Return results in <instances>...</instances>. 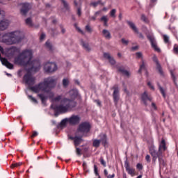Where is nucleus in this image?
I'll return each instance as SVG.
<instances>
[{"label":"nucleus","instance_id":"1","mask_svg":"<svg viewBox=\"0 0 178 178\" xmlns=\"http://www.w3.org/2000/svg\"><path fill=\"white\" fill-rule=\"evenodd\" d=\"M15 63L26 67L28 73L24 75V81L29 86V90L39 93L38 97L41 99L42 104H45V81L31 87L33 84L35 83V78L30 73L38 72L41 69V63L37 60H33V50L30 49L23 50L19 56L15 58Z\"/></svg>","mask_w":178,"mask_h":178},{"label":"nucleus","instance_id":"2","mask_svg":"<svg viewBox=\"0 0 178 178\" xmlns=\"http://www.w3.org/2000/svg\"><path fill=\"white\" fill-rule=\"evenodd\" d=\"M23 38H24V35L21 31L0 34V42H3L7 45L19 44V42H22Z\"/></svg>","mask_w":178,"mask_h":178},{"label":"nucleus","instance_id":"3","mask_svg":"<svg viewBox=\"0 0 178 178\" xmlns=\"http://www.w3.org/2000/svg\"><path fill=\"white\" fill-rule=\"evenodd\" d=\"M54 102H59L60 104L56 106V111L60 113H66L70 109H73L76 105V102L67 98H62V95L56 96L53 99Z\"/></svg>","mask_w":178,"mask_h":178},{"label":"nucleus","instance_id":"4","mask_svg":"<svg viewBox=\"0 0 178 178\" xmlns=\"http://www.w3.org/2000/svg\"><path fill=\"white\" fill-rule=\"evenodd\" d=\"M166 151V143L162 139L159 147V151L156 152L155 147L151 146L149 148V154L152 156L153 162H156V159H159V163L163 164V152Z\"/></svg>","mask_w":178,"mask_h":178},{"label":"nucleus","instance_id":"5","mask_svg":"<svg viewBox=\"0 0 178 178\" xmlns=\"http://www.w3.org/2000/svg\"><path fill=\"white\" fill-rule=\"evenodd\" d=\"M58 79L54 77L48 78L45 81L46 98H54V92H51L52 88H55Z\"/></svg>","mask_w":178,"mask_h":178},{"label":"nucleus","instance_id":"6","mask_svg":"<svg viewBox=\"0 0 178 178\" xmlns=\"http://www.w3.org/2000/svg\"><path fill=\"white\" fill-rule=\"evenodd\" d=\"M90 126L88 122H82L79 125L77 131L76 133V136H79V133H81L82 136H84V134L88 133L90 131Z\"/></svg>","mask_w":178,"mask_h":178},{"label":"nucleus","instance_id":"7","mask_svg":"<svg viewBox=\"0 0 178 178\" xmlns=\"http://www.w3.org/2000/svg\"><path fill=\"white\" fill-rule=\"evenodd\" d=\"M147 40H149L152 45V48H153V49H154L156 52H161V49L158 47L156 40L155 39V37L154 36V35H147Z\"/></svg>","mask_w":178,"mask_h":178},{"label":"nucleus","instance_id":"8","mask_svg":"<svg viewBox=\"0 0 178 178\" xmlns=\"http://www.w3.org/2000/svg\"><path fill=\"white\" fill-rule=\"evenodd\" d=\"M45 69L47 73H54V72H56L58 70V66L55 63H46Z\"/></svg>","mask_w":178,"mask_h":178},{"label":"nucleus","instance_id":"9","mask_svg":"<svg viewBox=\"0 0 178 178\" xmlns=\"http://www.w3.org/2000/svg\"><path fill=\"white\" fill-rule=\"evenodd\" d=\"M68 123L71 126H76L80 123V117L79 115H72L68 118Z\"/></svg>","mask_w":178,"mask_h":178},{"label":"nucleus","instance_id":"10","mask_svg":"<svg viewBox=\"0 0 178 178\" xmlns=\"http://www.w3.org/2000/svg\"><path fill=\"white\" fill-rule=\"evenodd\" d=\"M124 166H125V169L127 172V173H129V175H131V176H134L136 175V170L131 167H130V164H129L127 162H125V164H124Z\"/></svg>","mask_w":178,"mask_h":178},{"label":"nucleus","instance_id":"11","mask_svg":"<svg viewBox=\"0 0 178 178\" xmlns=\"http://www.w3.org/2000/svg\"><path fill=\"white\" fill-rule=\"evenodd\" d=\"M152 60L155 62L156 65V69L159 72L160 74H163V71H162V67H161V64H159V62L158 61V58L156 57V55H153Z\"/></svg>","mask_w":178,"mask_h":178},{"label":"nucleus","instance_id":"12","mask_svg":"<svg viewBox=\"0 0 178 178\" xmlns=\"http://www.w3.org/2000/svg\"><path fill=\"white\" fill-rule=\"evenodd\" d=\"M113 89H114V91H113V97L114 102L116 105L118 102H119V99H120L119 88H118V87H114Z\"/></svg>","mask_w":178,"mask_h":178},{"label":"nucleus","instance_id":"13","mask_svg":"<svg viewBox=\"0 0 178 178\" xmlns=\"http://www.w3.org/2000/svg\"><path fill=\"white\" fill-rule=\"evenodd\" d=\"M0 60L4 66L8 67V69H13V64L9 63L6 58H3L1 57V54H0Z\"/></svg>","mask_w":178,"mask_h":178},{"label":"nucleus","instance_id":"14","mask_svg":"<svg viewBox=\"0 0 178 178\" xmlns=\"http://www.w3.org/2000/svg\"><path fill=\"white\" fill-rule=\"evenodd\" d=\"M83 135H81V136H76L74 138H71L72 140H74L75 147H77L78 145H80V144H81L83 141Z\"/></svg>","mask_w":178,"mask_h":178},{"label":"nucleus","instance_id":"15","mask_svg":"<svg viewBox=\"0 0 178 178\" xmlns=\"http://www.w3.org/2000/svg\"><path fill=\"white\" fill-rule=\"evenodd\" d=\"M29 9H30V4L29 3H23L22 8H21V13L22 15H26V13L29 12Z\"/></svg>","mask_w":178,"mask_h":178},{"label":"nucleus","instance_id":"16","mask_svg":"<svg viewBox=\"0 0 178 178\" xmlns=\"http://www.w3.org/2000/svg\"><path fill=\"white\" fill-rule=\"evenodd\" d=\"M142 100L145 105H147V101H152V97L149 96L147 92H144V93L142 95Z\"/></svg>","mask_w":178,"mask_h":178},{"label":"nucleus","instance_id":"17","mask_svg":"<svg viewBox=\"0 0 178 178\" xmlns=\"http://www.w3.org/2000/svg\"><path fill=\"white\" fill-rule=\"evenodd\" d=\"M9 26V20L3 19L0 22V30H6Z\"/></svg>","mask_w":178,"mask_h":178},{"label":"nucleus","instance_id":"18","mask_svg":"<svg viewBox=\"0 0 178 178\" xmlns=\"http://www.w3.org/2000/svg\"><path fill=\"white\" fill-rule=\"evenodd\" d=\"M127 24H128V26H129L130 29H131V30L134 31V33H136V34H138V29H137V26H136V24H134V22L131 21H127Z\"/></svg>","mask_w":178,"mask_h":178},{"label":"nucleus","instance_id":"19","mask_svg":"<svg viewBox=\"0 0 178 178\" xmlns=\"http://www.w3.org/2000/svg\"><path fill=\"white\" fill-rule=\"evenodd\" d=\"M102 35L106 38V40H111L112 38V35H111V32L106 29H104L102 31Z\"/></svg>","mask_w":178,"mask_h":178},{"label":"nucleus","instance_id":"20","mask_svg":"<svg viewBox=\"0 0 178 178\" xmlns=\"http://www.w3.org/2000/svg\"><path fill=\"white\" fill-rule=\"evenodd\" d=\"M118 72H120V73H122V74H124V76H127V77H129L130 76V72L126 70H124V67H119L118 68Z\"/></svg>","mask_w":178,"mask_h":178},{"label":"nucleus","instance_id":"21","mask_svg":"<svg viewBox=\"0 0 178 178\" xmlns=\"http://www.w3.org/2000/svg\"><path fill=\"white\" fill-rule=\"evenodd\" d=\"M104 58H106V59H108L111 65H115V63H116V61H115V59H113V58H112V56H111V54H108V53H105L104 54Z\"/></svg>","mask_w":178,"mask_h":178},{"label":"nucleus","instance_id":"22","mask_svg":"<svg viewBox=\"0 0 178 178\" xmlns=\"http://www.w3.org/2000/svg\"><path fill=\"white\" fill-rule=\"evenodd\" d=\"M74 6L77 7V15L78 16H81V3H77L76 1H74Z\"/></svg>","mask_w":178,"mask_h":178},{"label":"nucleus","instance_id":"23","mask_svg":"<svg viewBox=\"0 0 178 178\" xmlns=\"http://www.w3.org/2000/svg\"><path fill=\"white\" fill-rule=\"evenodd\" d=\"M16 52H17V48L15 47H12L8 49V53L10 54V56H13Z\"/></svg>","mask_w":178,"mask_h":178},{"label":"nucleus","instance_id":"24","mask_svg":"<svg viewBox=\"0 0 178 178\" xmlns=\"http://www.w3.org/2000/svg\"><path fill=\"white\" fill-rule=\"evenodd\" d=\"M81 45L86 49V51H91V48L90 47V44L88 42H85L84 41L81 42Z\"/></svg>","mask_w":178,"mask_h":178},{"label":"nucleus","instance_id":"25","mask_svg":"<svg viewBox=\"0 0 178 178\" xmlns=\"http://www.w3.org/2000/svg\"><path fill=\"white\" fill-rule=\"evenodd\" d=\"M98 5H104L102 0H98L97 1H93L90 3V6H93V8H97Z\"/></svg>","mask_w":178,"mask_h":178},{"label":"nucleus","instance_id":"26","mask_svg":"<svg viewBox=\"0 0 178 178\" xmlns=\"http://www.w3.org/2000/svg\"><path fill=\"white\" fill-rule=\"evenodd\" d=\"M25 23L26 26H29V27H34V24H33V20L31 19V18H27L25 20Z\"/></svg>","mask_w":178,"mask_h":178},{"label":"nucleus","instance_id":"27","mask_svg":"<svg viewBox=\"0 0 178 178\" xmlns=\"http://www.w3.org/2000/svg\"><path fill=\"white\" fill-rule=\"evenodd\" d=\"M159 89L163 98H166V89L162 88L160 85H159Z\"/></svg>","mask_w":178,"mask_h":178},{"label":"nucleus","instance_id":"28","mask_svg":"<svg viewBox=\"0 0 178 178\" xmlns=\"http://www.w3.org/2000/svg\"><path fill=\"white\" fill-rule=\"evenodd\" d=\"M100 137H102L100 140V143L103 144V145H106V134H101Z\"/></svg>","mask_w":178,"mask_h":178},{"label":"nucleus","instance_id":"29","mask_svg":"<svg viewBox=\"0 0 178 178\" xmlns=\"http://www.w3.org/2000/svg\"><path fill=\"white\" fill-rule=\"evenodd\" d=\"M100 144H101V140H98V139L93 140L92 145L95 148H98V147H99Z\"/></svg>","mask_w":178,"mask_h":178},{"label":"nucleus","instance_id":"30","mask_svg":"<svg viewBox=\"0 0 178 178\" xmlns=\"http://www.w3.org/2000/svg\"><path fill=\"white\" fill-rule=\"evenodd\" d=\"M46 48H48L49 51H54V46L49 40L46 42Z\"/></svg>","mask_w":178,"mask_h":178},{"label":"nucleus","instance_id":"31","mask_svg":"<svg viewBox=\"0 0 178 178\" xmlns=\"http://www.w3.org/2000/svg\"><path fill=\"white\" fill-rule=\"evenodd\" d=\"M109 19H108V17L107 16H103V17H102V18H101V21L102 22H104V26H108V21Z\"/></svg>","mask_w":178,"mask_h":178},{"label":"nucleus","instance_id":"32","mask_svg":"<svg viewBox=\"0 0 178 178\" xmlns=\"http://www.w3.org/2000/svg\"><path fill=\"white\" fill-rule=\"evenodd\" d=\"M110 16L115 19L116 17V9H113L110 11Z\"/></svg>","mask_w":178,"mask_h":178},{"label":"nucleus","instance_id":"33","mask_svg":"<svg viewBox=\"0 0 178 178\" xmlns=\"http://www.w3.org/2000/svg\"><path fill=\"white\" fill-rule=\"evenodd\" d=\"M67 123H69V120L68 118H65L64 120H63L61 122H60V126L61 127H63V126H66V124Z\"/></svg>","mask_w":178,"mask_h":178},{"label":"nucleus","instance_id":"34","mask_svg":"<svg viewBox=\"0 0 178 178\" xmlns=\"http://www.w3.org/2000/svg\"><path fill=\"white\" fill-rule=\"evenodd\" d=\"M60 1L65 9H69V3H67V1H66V0H60Z\"/></svg>","mask_w":178,"mask_h":178},{"label":"nucleus","instance_id":"35","mask_svg":"<svg viewBox=\"0 0 178 178\" xmlns=\"http://www.w3.org/2000/svg\"><path fill=\"white\" fill-rule=\"evenodd\" d=\"M104 176H106V177L107 178H113L115 177V174H113V175H108V170H104Z\"/></svg>","mask_w":178,"mask_h":178},{"label":"nucleus","instance_id":"36","mask_svg":"<svg viewBox=\"0 0 178 178\" xmlns=\"http://www.w3.org/2000/svg\"><path fill=\"white\" fill-rule=\"evenodd\" d=\"M63 87H67V86H69V79H63Z\"/></svg>","mask_w":178,"mask_h":178},{"label":"nucleus","instance_id":"37","mask_svg":"<svg viewBox=\"0 0 178 178\" xmlns=\"http://www.w3.org/2000/svg\"><path fill=\"white\" fill-rule=\"evenodd\" d=\"M23 163L19 162V163H14L11 165V168H19V166H22Z\"/></svg>","mask_w":178,"mask_h":178},{"label":"nucleus","instance_id":"38","mask_svg":"<svg viewBox=\"0 0 178 178\" xmlns=\"http://www.w3.org/2000/svg\"><path fill=\"white\" fill-rule=\"evenodd\" d=\"M49 33H50L51 35H56V34H58V31H56V29H50Z\"/></svg>","mask_w":178,"mask_h":178},{"label":"nucleus","instance_id":"39","mask_svg":"<svg viewBox=\"0 0 178 178\" xmlns=\"http://www.w3.org/2000/svg\"><path fill=\"white\" fill-rule=\"evenodd\" d=\"M163 40H164V42L165 44H169V36H168L166 35H163Z\"/></svg>","mask_w":178,"mask_h":178},{"label":"nucleus","instance_id":"40","mask_svg":"<svg viewBox=\"0 0 178 178\" xmlns=\"http://www.w3.org/2000/svg\"><path fill=\"white\" fill-rule=\"evenodd\" d=\"M70 94L72 95L73 97H77V91L76 90H70Z\"/></svg>","mask_w":178,"mask_h":178},{"label":"nucleus","instance_id":"41","mask_svg":"<svg viewBox=\"0 0 178 178\" xmlns=\"http://www.w3.org/2000/svg\"><path fill=\"white\" fill-rule=\"evenodd\" d=\"M173 52H174V54H178V45L177 44L174 45Z\"/></svg>","mask_w":178,"mask_h":178},{"label":"nucleus","instance_id":"42","mask_svg":"<svg viewBox=\"0 0 178 178\" xmlns=\"http://www.w3.org/2000/svg\"><path fill=\"white\" fill-rule=\"evenodd\" d=\"M144 69H145V65H144V61H143V64L140 67V69L138 70V73H141V71Z\"/></svg>","mask_w":178,"mask_h":178},{"label":"nucleus","instance_id":"43","mask_svg":"<svg viewBox=\"0 0 178 178\" xmlns=\"http://www.w3.org/2000/svg\"><path fill=\"white\" fill-rule=\"evenodd\" d=\"M171 76H172V80L174 81V84L177 86V83H176V77L175 76V74H173V72H171Z\"/></svg>","mask_w":178,"mask_h":178},{"label":"nucleus","instance_id":"44","mask_svg":"<svg viewBox=\"0 0 178 178\" xmlns=\"http://www.w3.org/2000/svg\"><path fill=\"white\" fill-rule=\"evenodd\" d=\"M100 163L103 165V166H104V168L106 166V162H105L103 157L100 158Z\"/></svg>","mask_w":178,"mask_h":178},{"label":"nucleus","instance_id":"45","mask_svg":"<svg viewBox=\"0 0 178 178\" xmlns=\"http://www.w3.org/2000/svg\"><path fill=\"white\" fill-rule=\"evenodd\" d=\"M29 99H31L34 104H37V99L33 97V96L29 95Z\"/></svg>","mask_w":178,"mask_h":178},{"label":"nucleus","instance_id":"46","mask_svg":"<svg viewBox=\"0 0 178 178\" xmlns=\"http://www.w3.org/2000/svg\"><path fill=\"white\" fill-rule=\"evenodd\" d=\"M141 20H143L145 23H147V22H148V20L147 19V17H145V15H141Z\"/></svg>","mask_w":178,"mask_h":178},{"label":"nucleus","instance_id":"47","mask_svg":"<svg viewBox=\"0 0 178 178\" xmlns=\"http://www.w3.org/2000/svg\"><path fill=\"white\" fill-rule=\"evenodd\" d=\"M136 58H138V59H140V58H143V53L141 52H137L136 54Z\"/></svg>","mask_w":178,"mask_h":178},{"label":"nucleus","instance_id":"48","mask_svg":"<svg viewBox=\"0 0 178 178\" xmlns=\"http://www.w3.org/2000/svg\"><path fill=\"white\" fill-rule=\"evenodd\" d=\"M94 170L95 175H96V176H99V175L98 174V168H97V165H94Z\"/></svg>","mask_w":178,"mask_h":178},{"label":"nucleus","instance_id":"49","mask_svg":"<svg viewBox=\"0 0 178 178\" xmlns=\"http://www.w3.org/2000/svg\"><path fill=\"white\" fill-rule=\"evenodd\" d=\"M121 41L124 45H127L129 44V40H126L124 38H122Z\"/></svg>","mask_w":178,"mask_h":178},{"label":"nucleus","instance_id":"50","mask_svg":"<svg viewBox=\"0 0 178 178\" xmlns=\"http://www.w3.org/2000/svg\"><path fill=\"white\" fill-rule=\"evenodd\" d=\"M74 26L76 27V30H78L79 33H81V34H84V32H83V31H81V29L77 26V24H75Z\"/></svg>","mask_w":178,"mask_h":178},{"label":"nucleus","instance_id":"51","mask_svg":"<svg viewBox=\"0 0 178 178\" xmlns=\"http://www.w3.org/2000/svg\"><path fill=\"white\" fill-rule=\"evenodd\" d=\"M86 31H88V33H91V31H92L91 27L89 26V25H87V26H86Z\"/></svg>","mask_w":178,"mask_h":178},{"label":"nucleus","instance_id":"52","mask_svg":"<svg viewBox=\"0 0 178 178\" xmlns=\"http://www.w3.org/2000/svg\"><path fill=\"white\" fill-rule=\"evenodd\" d=\"M76 152L77 155H81V149H80V148L76 147Z\"/></svg>","mask_w":178,"mask_h":178},{"label":"nucleus","instance_id":"53","mask_svg":"<svg viewBox=\"0 0 178 178\" xmlns=\"http://www.w3.org/2000/svg\"><path fill=\"white\" fill-rule=\"evenodd\" d=\"M145 159H146V161H147V162H151V156H149V155H146V156H145Z\"/></svg>","mask_w":178,"mask_h":178},{"label":"nucleus","instance_id":"54","mask_svg":"<svg viewBox=\"0 0 178 178\" xmlns=\"http://www.w3.org/2000/svg\"><path fill=\"white\" fill-rule=\"evenodd\" d=\"M137 169H139L140 170H141L143 169V165H141L140 163H138L136 165Z\"/></svg>","mask_w":178,"mask_h":178},{"label":"nucleus","instance_id":"55","mask_svg":"<svg viewBox=\"0 0 178 178\" xmlns=\"http://www.w3.org/2000/svg\"><path fill=\"white\" fill-rule=\"evenodd\" d=\"M37 136H38V132L34 131L33 132V134H32L31 137H37Z\"/></svg>","mask_w":178,"mask_h":178},{"label":"nucleus","instance_id":"56","mask_svg":"<svg viewBox=\"0 0 178 178\" xmlns=\"http://www.w3.org/2000/svg\"><path fill=\"white\" fill-rule=\"evenodd\" d=\"M147 86H149L152 90H154V88L153 86H152L151 82H148Z\"/></svg>","mask_w":178,"mask_h":178},{"label":"nucleus","instance_id":"57","mask_svg":"<svg viewBox=\"0 0 178 178\" xmlns=\"http://www.w3.org/2000/svg\"><path fill=\"white\" fill-rule=\"evenodd\" d=\"M132 51H137L138 49V46H135L131 48Z\"/></svg>","mask_w":178,"mask_h":178},{"label":"nucleus","instance_id":"58","mask_svg":"<svg viewBox=\"0 0 178 178\" xmlns=\"http://www.w3.org/2000/svg\"><path fill=\"white\" fill-rule=\"evenodd\" d=\"M45 38V34L42 33L40 36V40L42 41Z\"/></svg>","mask_w":178,"mask_h":178},{"label":"nucleus","instance_id":"59","mask_svg":"<svg viewBox=\"0 0 178 178\" xmlns=\"http://www.w3.org/2000/svg\"><path fill=\"white\" fill-rule=\"evenodd\" d=\"M61 31H62L63 34H65V33H66V30L65 29H63V27H61Z\"/></svg>","mask_w":178,"mask_h":178},{"label":"nucleus","instance_id":"60","mask_svg":"<svg viewBox=\"0 0 178 178\" xmlns=\"http://www.w3.org/2000/svg\"><path fill=\"white\" fill-rule=\"evenodd\" d=\"M118 17H119L120 20H121V19L123 17V15H122V13L119 14Z\"/></svg>","mask_w":178,"mask_h":178},{"label":"nucleus","instance_id":"61","mask_svg":"<svg viewBox=\"0 0 178 178\" xmlns=\"http://www.w3.org/2000/svg\"><path fill=\"white\" fill-rule=\"evenodd\" d=\"M0 52H1V54H3V48L0 46Z\"/></svg>","mask_w":178,"mask_h":178},{"label":"nucleus","instance_id":"62","mask_svg":"<svg viewBox=\"0 0 178 178\" xmlns=\"http://www.w3.org/2000/svg\"><path fill=\"white\" fill-rule=\"evenodd\" d=\"M139 37L140 38H142V40L144 38V35H143L141 33L139 34Z\"/></svg>","mask_w":178,"mask_h":178},{"label":"nucleus","instance_id":"63","mask_svg":"<svg viewBox=\"0 0 178 178\" xmlns=\"http://www.w3.org/2000/svg\"><path fill=\"white\" fill-rule=\"evenodd\" d=\"M51 6L49 4L46 5V10H47L48 8H50Z\"/></svg>","mask_w":178,"mask_h":178},{"label":"nucleus","instance_id":"64","mask_svg":"<svg viewBox=\"0 0 178 178\" xmlns=\"http://www.w3.org/2000/svg\"><path fill=\"white\" fill-rule=\"evenodd\" d=\"M83 168H86L87 166V163L86 162L83 163Z\"/></svg>","mask_w":178,"mask_h":178}]
</instances>
